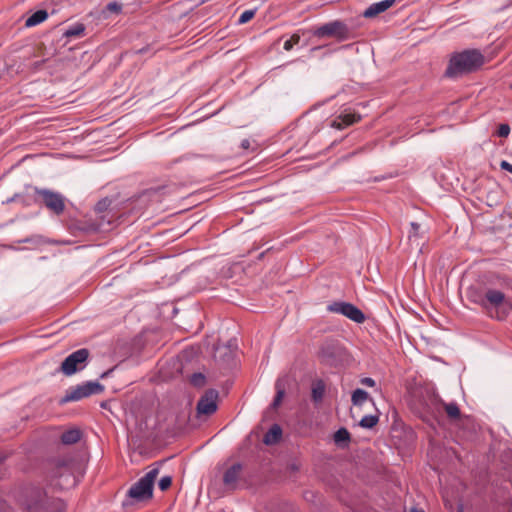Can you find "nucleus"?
<instances>
[{"mask_svg":"<svg viewBox=\"0 0 512 512\" xmlns=\"http://www.w3.org/2000/svg\"><path fill=\"white\" fill-rule=\"evenodd\" d=\"M466 297L479 305L491 318L504 320L508 315V302L505 294L497 289L482 285H471L467 288Z\"/></svg>","mask_w":512,"mask_h":512,"instance_id":"obj_1","label":"nucleus"},{"mask_svg":"<svg viewBox=\"0 0 512 512\" xmlns=\"http://www.w3.org/2000/svg\"><path fill=\"white\" fill-rule=\"evenodd\" d=\"M484 64V56L479 50L468 49L455 53L450 58L445 75L453 78L478 70Z\"/></svg>","mask_w":512,"mask_h":512,"instance_id":"obj_2","label":"nucleus"},{"mask_svg":"<svg viewBox=\"0 0 512 512\" xmlns=\"http://www.w3.org/2000/svg\"><path fill=\"white\" fill-rule=\"evenodd\" d=\"M158 474L159 468H152L136 483H134L127 491V500L123 502V505L145 502L152 499L154 483Z\"/></svg>","mask_w":512,"mask_h":512,"instance_id":"obj_3","label":"nucleus"},{"mask_svg":"<svg viewBox=\"0 0 512 512\" xmlns=\"http://www.w3.org/2000/svg\"><path fill=\"white\" fill-rule=\"evenodd\" d=\"M49 475L52 481H56L55 485L61 489L72 487L76 484L74 476V460L72 457H60L51 463Z\"/></svg>","mask_w":512,"mask_h":512,"instance_id":"obj_4","label":"nucleus"},{"mask_svg":"<svg viewBox=\"0 0 512 512\" xmlns=\"http://www.w3.org/2000/svg\"><path fill=\"white\" fill-rule=\"evenodd\" d=\"M104 391V386L97 381H87L80 385L70 387L64 397L61 398L60 404H65L72 401H79L91 395L101 394Z\"/></svg>","mask_w":512,"mask_h":512,"instance_id":"obj_5","label":"nucleus"},{"mask_svg":"<svg viewBox=\"0 0 512 512\" xmlns=\"http://www.w3.org/2000/svg\"><path fill=\"white\" fill-rule=\"evenodd\" d=\"M35 202L43 204L55 215H61L65 210V199L63 195L49 189L35 188Z\"/></svg>","mask_w":512,"mask_h":512,"instance_id":"obj_6","label":"nucleus"},{"mask_svg":"<svg viewBox=\"0 0 512 512\" xmlns=\"http://www.w3.org/2000/svg\"><path fill=\"white\" fill-rule=\"evenodd\" d=\"M89 356L90 351L87 348L78 349L64 359L59 371L65 376H71L86 367Z\"/></svg>","mask_w":512,"mask_h":512,"instance_id":"obj_7","label":"nucleus"},{"mask_svg":"<svg viewBox=\"0 0 512 512\" xmlns=\"http://www.w3.org/2000/svg\"><path fill=\"white\" fill-rule=\"evenodd\" d=\"M313 35L318 38L334 37L338 41H345L352 38V33L348 26L339 20L331 21L316 28Z\"/></svg>","mask_w":512,"mask_h":512,"instance_id":"obj_8","label":"nucleus"},{"mask_svg":"<svg viewBox=\"0 0 512 512\" xmlns=\"http://www.w3.org/2000/svg\"><path fill=\"white\" fill-rule=\"evenodd\" d=\"M431 406L428 403H424L422 410L427 413L434 411L439 412L443 409L451 421L459 420L461 418V410L456 402L446 403L438 396L430 398Z\"/></svg>","mask_w":512,"mask_h":512,"instance_id":"obj_9","label":"nucleus"},{"mask_svg":"<svg viewBox=\"0 0 512 512\" xmlns=\"http://www.w3.org/2000/svg\"><path fill=\"white\" fill-rule=\"evenodd\" d=\"M46 492L39 487H28L24 491L23 505L28 512H41L47 501Z\"/></svg>","mask_w":512,"mask_h":512,"instance_id":"obj_10","label":"nucleus"},{"mask_svg":"<svg viewBox=\"0 0 512 512\" xmlns=\"http://www.w3.org/2000/svg\"><path fill=\"white\" fill-rule=\"evenodd\" d=\"M327 311L344 315L358 324L366 320L364 313L357 306L349 302L335 301L327 306Z\"/></svg>","mask_w":512,"mask_h":512,"instance_id":"obj_11","label":"nucleus"},{"mask_svg":"<svg viewBox=\"0 0 512 512\" xmlns=\"http://www.w3.org/2000/svg\"><path fill=\"white\" fill-rule=\"evenodd\" d=\"M342 349L334 343L329 342L322 345L319 351V359L321 363L329 366H335L340 359Z\"/></svg>","mask_w":512,"mask_h":512,"instance_id":"obj_12","label":"nucleus"},{"mask_svg":"<svg viewBox=\"0 0 512 512\" xmlns=\"http://www.w3.org/2000/svg\"><path fill=\"white\" fill-rule=\"evenodd\" d=\"M218 392L215 389L207 390L197 403L199 414L211 415L217 410Z\"/></svg>","mask_w":512,"mask_h":512,"instance_id":"obj_13","label":"nucleus"},{"mask_svg":"<svg viewBox=\"0 0 512 512\" xmlns=\"http://www.w3.org/2000/svg\"><path fill=\"white\" fill-rule=\"evenodd\" d=\"M395 2L396 0H383L373 3L363 12V16L365 18H374L392 7Z\"/></svg>","mask_w":512,"mask_h":512,"instance_id":"obj_14","label":"nucleus"},{"mask_svg":"<svg viewBox=\"0 0 512 512\" xmlns=\"http://www.w3.org/2000/svg\"><path fill=\"white\" fill-rule=\"evenodd\" d=\"M361 120V116L358 113L345 112L340 114L332 123V126L337 129H344L354 123Z\"/></svg>","mask_w":512,"mask_h":512,"instance_id":"obj_15","label":"nucleus"},{"mask_svg":"<svg viewBox=\"0 0 512 512\" xmlns=\"http://www.w3.org/2000/svg\"><path fill=\"white\" fill-rule=\"evenodd\" d=\"M241 471L242 465L240 463H235L229 467L223 475L224 484L228 487L235 488Z\"/></svg>","mask_w":512,"mask_h":512,"instance_id":"obj_16","label":"nucleus"},{"mask_svg":"<svg viewBox=\"0 0 512 512\" xmlns=\"http://www.w3.org/2000/svg\"><path fill=\"white\" fill-rule=\"evenodd\" d=\"M282 437V429L278 424H274L271 428L265 433L263 437V442L266 445H273L280 441Z\"/></svg>","mask_w":512,"mask_h":512,"instance_id":"obj_17","label":"nucleus"},{"mask_svg":"<svg viewBox=\"0 0 512 512\" xmlns=\"http://www.w3.org/2000/svg\"><path fill=\"white\" fill-rule=\"evenodd\" d=\"M66 504L59 498H48L41 512H65Z\"/></svg>","mask_w":512,"mask_h":512,"instance_id":"obj_18","label":"nucleus"},{"mask_svg":"<svg viewBox=\"0 0 512 512\" xmlns=\"http://www.w3.org/2000/svg\"><path fill=\"white\" fill-rule=\"evenodd\" d=\"M366 401H370L374 405L373 399L363 389L357 388L352 392L351 402L354 406H362Z\"/></svg>","mask_w":512,"mask_h":512,"instance_id":"obj_19","label":"nucleus"},{"mask_svg":"<svg viewBox=\"0 0 512 512\" xmlns=\"http://www.w3.org/2000/svg\"><path fill=\"white\" fill-rule=\"evenodd\" d=\"M81 437V431L77 428H73L65 431L61 435V442L65 445H72L80 441Z\"/></svg>","mask_w":512,"mask_h":512,"instance_id":"obj_20","label":"nucleus"},{"mask_svg":"<svg viewBox=\"0 0 512 512\" xmlns=\"http://www.w3.org/2000/svg\"><path fill=\"white\" fill-rule=\"evenodd\" d=\"M48 17V13L46 10H38L34 12L31 16L26 19L25 26L33 27L36 26L43 21H45Z\"/></svg>","mask_w":512,"mask_h":512,"instance_id":"obj_21","label":"nucleus"},{"mask_svg":"<svg viewBox=\"0 0 512 512\" xmlns=\"http://www.w3.org/2000/svg\"><path fill=\"white\" fill-rule=\"evenodd\" d=\"M325 394V385L323 381L319 380L312 387L311 398L313 402L319 403L322 401Z\"/></svg>","mask_w":512,"mask_h":512,"instance_id":"obj_22","label":"nucleus"},{"mask_svg":"<svg viewBox=\"0 0 512 512\" xmlns=\"http://www.w3.org/2000/svg\"><path fill=\"white\" fill-rule=\"evenodd\" d=\"M85 32V26L82 23H77L74 26L69 27L64 33L63 36L66 38L72 37H80L83 36Z\"/></svg>","mask_w":512,"mask_h":512,"instance_id":"obj_23","label":"nucleus"},{"mask_svg":"<svg viewBox=\"0 0 512 512\" xmlns=\"http://www.w3.org/2000/svg\"><path fill=\"white\" fill-rule=\"evenodd\" d=\"M350 441V433L346 428H340L334 433V442L338 445L348 443Z\"/></svg>","mask_w":512,"mask_h":512,"instance_id":"obj_24","label":"nucleus"},{"mask_svg":"<svg viewBox=\"0 0 512 512\" xmlns=\"http://www.w3.org/2000/svg\"><path fill=\"white\" fill-rule=\"evenodd\" d=\"M379 422V416L376 415H365L359 422V425L366 429H371Z\"/></svg>","mask_w":512,"mask_h":512,"instance_id":"obj_25","label":"nucleus"},{"mask_svg":"<svg viewBox=\"0 0 512 512\" xmlns=\"http://www.w3.org/2000/svg\"><path fill=\"white\" fill-rule=\"evenodd\" d=\"M276 390L277 392L271 405L273 408H277L281 404L283 397L285 395V389L281 385L280 381L276 382Z\"/></svg>","mask_w":512,"mask_h":512,"instance_id":"obj_26","label":"nucleus"},{"mask_svg":"<svg viewBox=\"0 0 512 512\" xmlns=\"http://www.w3.org/2000/svg\"><path fill=\"white\" fill-rule=\"evenodd\" d=\"M112 204V200L109 199V198H103L101 199L100 201L97 202V204L95 205V212L96 213H103L105 211H107L109 209V207L111 206Z\"/></svg>","mask_w":512,"mask_h":512,"instance_id":"obj_27","label":"nucleus"},{"mask_svg":"<svg viewBox=\"0 0 512 512\" xmlns=\"http://www.w3.org/2000/svg\"><path fill=\"white\" fill-rule=\"evenodd\" d=\"M206 378L202 373H194L190 378V383L195 387H203L205 385Z\"/></svg>","mask_w":512,"mask_h":512,"instance_id":"obj_28","label":"nucleus"},{"mask_svg":"<svg viewBox=\"0 0 512 512\" xmlns=\"http://www.w3.org/2000/svg\"><path fill=\"white\" fill-rule=\"evenodd\" d=\"M299 42H300V35L295 33L290 37V39H288L284 42V49L286 51H290V50H292L294 45L298 44Z\"/></svg>","mask_w":512,"mask_h":512,"instance_id":"obj_29","label":"nucleus"},{"mask_svg":"<svg viewBox=\"0 0 512 512\" xmlns=\"http://www.w3.org/2000/svg\"><path fill=\"white\" fill-rule=\"evenodd\" d=\"M172 485V477L171 476H163L159 482H158V486L160 488L161 491H166L168 490Z\"/></svg>","mask_w":512,"mask_h":512,"instance_id":"obj_30","label":"nucleus"},{"mask_svg":"<svg viewBox=\"0 0 512 512\" xmlns=\"http://www.w3.org/2000/svg\"><path fill=\"white\" fill-rule=\"evenodd\" d=\"M255 15V11L254 10H246L244 11L241 15H240V18H239V23L240 24H245L247 22H249Z\"/></svg>","mask_w":512,"mask_h":512,"instance_id":"obj_31","label":"nucleus"},{"mask_svg":"<svg viewBox=\"0 0 512 512\" xmlns=\"http://www.w3.org/2000/svg\"><path fill=\"white\" fill-rule=\"evenodd\" d=\"M497 135L499 137H507L510 133V126L508 124H500L498 129H497Z\"/></svg>","mask_w":512,"mask_h":512,"instance_id":"obj_32","label":"nucleus"},{"mask_svg":"<svg viewBox=\"0 0 512 512\" xmlns=\"http://www.w3.org/2000/svg\"><path fill=\"white\" fill-rule=\"evenodd\" d=\"M106 9L109 11V12H112V13H120L121 10H122V6L121 4L117 3V2H110L107 6H106Z\"/></svg>","mask_w":512,"mask_h":512,"instance_id":"obj_33","label":"nucleus"},{"mask_svg":"<svg viewBox=\"0 0 512 512\" xmlns=\"http://www.w3.org/2000/svg\"><path fill=\"white\" fill-rule=\"evenodd\" d=\"M420 236V224L416 222L411 223V232L409 234V238L419 237Z\"/></svg>","mask_w":512,"mask_h":512,"instance_id":"obj_34","label":"nucleus"},{"mask_svg":"<svg viewBox=\"0 0 512 512\" xmlns=\"http://www.w3.org/2000/svg\"><path fill=\"white\" fill-rule=\"evenodd\" d=\"M360 383L367 387H376V381L371 377L361 378Z\"/></svg>","mask_w":512,"mask_h":512,"instance_id":"obj_35","label":"nucleus"},{"mask_svg":"<svg viewBox=\"0 0 512 512\" xmlns=\"http://www.w3.org/2000/svg\"><path fill=\"white\" fill-rule=\"evenodd\" d=\"M500 167H501V169L506 170V171L512 173V164L511 163L503 160L500 163Z\"/></svg>","mask_w":512,"mask_h":512,"instance_id":"obj_36","label":"nucleus"},{"mask_svg":"<svg viewBox=\"0 0 512 512\" xmlns=\"http://www.w3.org/2000/svg\"><path fill=\"white\" fill-rule=\"evenodd\" d=\"M241 146H242L244 149H248V148H249V146H250V142H249V140L244 139V140L242 141V143H241Z\"/></svg>","mask_w":512,"mask_h":512,"instance_id":"obj_37","label":"nucleus"},{"mask_svg":"<svg viewBox=\"0 0 512 512\" xmlns=\"http://www.w3.org/2000/svg\"><path fill=\"white\" fill-rule=\"evenodd\" d=\"M409 512H423V511H422V510L415 509V508H412V509H410V511H409Z\"/></svg>","mask_w":512,"mask_h":512,"instance_id":"obj_38","label":"nucleus"},{"mask_svg":"<svg viewBox=\"0 0 512 512\" xmlns=\"http://www.w3.org/2000/svg\"><path fill=\"white\" fill-rule=\"evenodd\" d=\"M264 254H265V253H264V252H262V253L259 255V257H258V258H259V259H262V258L264 257Z\"/></svg>","mask_w":512,"mask_h":512,"instance_id":"obj_39","label":"nucleus"},{"mask_svg":"<svg viewBox=\"0 0 512 512\" xmlns=\"http://www.w3.org/2000/svg\"><path fill=\"white\" fill-rule=\"evenodd\" d=\"M3 247L9 248V249L13 248L11 245H4Z\"/></svg>","mask_w":512,"mask_h":512,"instance_id":"obj_40","label":"nucleus"}]
</instances>
